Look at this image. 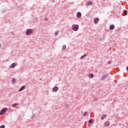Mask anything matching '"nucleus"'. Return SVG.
<instances>
[{"label":"nucleus","instance_id":"nucleus-1","mask_svg":"<svg viewBox=\"0 0 128 128\" xmlns=\"http://www.w3.org/2000/svg\"><path fill=\"white\" fill-rule=\"evenodd\" d=\"M71 28L74 32H78V30L79 26L78 24H72Z\"/></svg>","mask_w":128,"mask_h":128},{"label":"nucleus","instance_id":"nucleus-2","mask_svg":"<svg viewBox=\"0 0 128 128\" xmlns=\"http://www.w3.org/2000/svg\"><path fill=\"white\" fill-rule=\"evenodd\" d=\"M34 30L32 28L27 29L26 32V36H30V34H32V32Z\"/></svg>","mask_w":128,"mask_h":128},{"label":"nucleus","instance_id":"nucleus-3","mask_svg":"<svg viewBox=\"0 0 128 128\" xmlns=\"http://www.w3.org/2000/svg\"><path fill=\"white\" fill-rule=\"evenodd\" d=\"M8 108H4L0 112V116H4Z\"/></svg>","mask_w":128,"mask_h":128},{"label":"nucleus","instance_id":"nucleus-4","mask_svg":"<svg viewBox=\"0 0 128 128\" xmlns=\"http://www.w3.org/2000/svg\"><path fill=\"white\" fill-rule=\"evenodd\" d=\"M108 76V74H105L104 75H102L101 77L100 80H104Z\"/></svg>","mask_w":128,"mask_h":128},{"label":"nucleus","instance_id":"nucleus-5","mask_svg":"<svg viewBox=\"0 0 128 128\" xmlns=\"http://www.w3.org/2000/svg\"><path fill=\"white\" fill-rule=\"evenodd\" d=\"M9 68H16V64L14 63H12L10 66Z\"/></svg>","mask_w":128,"mask_h":128},{"label":"nucleus","instance_id":"nucleus-6","mask_svg":"<svg viewBox=\"0 0 128 128\" xmlns=\"http://www.w3.org/2000/svg\"><path fill=\"white\" fill-rule=\"evenodd\" d=\"M76 18H82V13H80V12H78L76 13Z\"/></svg>","mask_w":128,"mask_h":128},{"label":"nucleus","instance_id":"nucleus-7","mask_svg":"<svg viewBox=\"0 0 128 128\" xmlns=\"http://www.w3.org/2000/svg\"><path fill=\"white\" fill-rule=\"evenodd\" d=\"M88 78H94V76L92 74H88Z\"/></svg>","mask_w":128,"mask_h":128},{"label":"nucleus","instance_id":"nucleus-8","mask_svg":"<svg viewBox=\"0 0 128 128\" xmlns=\"http://www.w3.org/2000/svg\"><path fill=\"white\" fill-rule=\"evenodd\" d=\"M58 87L56 86L52 88V92H58Z\"/></svg>","mask_w":128,"mask_h":128},{"label":"nucleus","instance_id":"nucleus-9","mask_svg":"<svg viewBox=\"0 0 128 128\" xmlns=\"http://www.w3.org/2000/svg\"><path fill=\"white\" fill-rule=\"evenodd\" d=\"M26 90V86H22L19 89L18 92H22Z\"/></svg>","mask_w":128,"mask_h":128},{"label":"nucleus","instance_id":"nucleus-10","mask_svg":"<svg viewBox=\"0 0 128 128\" xmlns=\"http://www.w3.org/2000/svg\"><path fill=\"white\" fill-rule=\"evenodd\" d=\"M62 50H66V44L63 45Z\"/></svg>","mask_w":128,"mask_h":128},{"label":"nucleus","instance_id":"nucleus-11","mask_svg":"<svg viewBox=\"0 0 128 128\" xmlns=\"http://www.w3.org/2000/svg\"><path fill=\"white\" fill-rule=\"evenodd\" d=\"M59 34H60V31L58 30V31L55 32H54L55 36H58Z\"/></svg>","mask_w":128,"mask_h":128},{"label":"nucleus","instance_id":"nucleus-12","mask_svg":"<svg viewBox=\"0 0 128 128\" xmlns=\"http://www.w3.org/2000/svg\"><path fill=\"white\" fill-rule=\"evenodd\" d=\"M98 20H99L98 18H95L94 20V24H98Z\"/></svg>","mask_w":128,"mask_h":128},{"label":"nucleus","instance_id":"nucleus-13","mask_svg":"<svg viewBox=\"0 0 128 128\" xmlns=\"http://www.w3.org/2000/svg\"><path fill=\"white\" fill-rule=\"evenodd\" d=\"M110 126V122L107 121L105 122V126Z\"/></svg>","mask_w":128,"mask_h":128},{"label":"nucleus","instance_id":"nucleus-14","mask_svg":"<svg viewBox=\"0 0 128 128\" xmlns=\"http://www.w3.org/2000/svg\"><path fill=\"white\" fill-rule=\"evenodd\" d=\"M110 30H114V25H111V26H110Z\"/></svg>","mask_w":128,"mask_h":128},{"label":"nucleus","instance_id":"nucleus-15","mask_svg":"<svg viewBox=\"0 0 128 128\" xmlns=\"http://www.w3.org/2000/svg\"><path fill=\"white\" fill-rule=\"evenodd\" d=\"M18 106V103H16V104H14L13 105H12V107L13 108H17V106Z\"/></svg>","mask_w":128,"mask_h":128},{"label":"nucleus","instance_id":"nucleus-16","mask_svg":"<svg viewBox=\"0 0 128 128\" xmlns=\"http://www.w3.org/2000/svg\"><path fill=\"white\" fill-rule=\"evenodd\" d=\"M87 5H88V6H92V2H87Z\"/></svg>","mask_w":128,"mask_h":128},{"label":"nucleus","instance_id":"nucleus-17","mask_svg":"<svg viewBox=\"0 0 128 128\" xmlns=\"http://www.w3.org/2000/svg\"><path fill=\"white\" fill-rule=\"evenodd\" d=\"M16 78H13L12 80V84H16Z\"/></svg>","mask_w":128,"mask_h":128},{"label":"nucleus","instance_id":"nucleus-18","mask_svg":"<svg viewBox=\"0 0 128 128\" xmlns=\"http://www.w3.org/2000/svg\"><path fill=\"white\" fill-rule=\"evenodd\" d=\"M102 120H104V118H106V115L104 114L102 116Z\"/></svg>","mask_w":128,"mask_h":128},{"label":"nucleus","instance_id":"nucleus-19","mask_svg":"<svg viewBox=\"0 0 128 128\" xmlns=\"http://www.w3.org/2000/svg\"><path fill=\"white\" fill-rule=\"evenodd\" d=\"M86 54H84V55H83L81 57H80V60H84V56H86Z\"/></svg>","mask_w":128,"mask_h":128},{"label":"nucleus","instance_id":"nucleus-20","mask_svg":"<svg viewBox=\"0 0 128 128\" xmlns=\"http://www.w3.org/2000/svg\"><path fill=\"white\" fill-rule=\"evenodd\" d=\"M44 20L45 22H48V18L47 17H45V18H44Z\"/></svg>","mask_w":128,"mask_h":128},{"label":"nucleus","instance_id":"nucleus-21","mask_svg":"<svg viewBox=\"0 0 128 128\" xmlns=\"http://www.w3.org/2000/svg\"><path fill=\"white\" fill-rule=\"evenodd\" d=\"M88 112H85L84 114V116H88Z\"/></svg>","mask_w":128,"mask_h":128},{"label":"nucleus","instance_id":"nucleus-22","mask_svg":"<svg viewBox=\"0 0 128 128\" xmlns=\"http://www.w3.org/2000/svg\"><path fill=\"white\" fill-rule=\"evenodd\" d=\"M124 14L125 16H126V14H128V11L124 10Z\"/></svg>","mask_w":128,"mask_h":128},{"label":"nucleus","instance_id":"nucleus-23","mask_svg":"<svg viewBox=\"0 0 128 128\" xmlns=\"http://www.w3.org/2000/svg\"><path fill=\"white\" fill-rule=\"evenodd\" d=\"M88 122L89 124H92V119L90 120Z\"/></svg>","mask_w":128,"mask_h":128},{"label":"nucleus","instance_id":"nucleus-24","mask_svg":"<svg viewBox=\"0 0 128 128\" xmlns=\"http://www.w3.org/2000/svg\"><path fill=\"white\" fill-rule=\"evenodd\" d=\"M6 126L4 125H2L1 126H0V128H5Z\"/></svg>","mask_w":128,"mask_h":128},{"label":"nucleus","instance_id":"nucleus-25","mask_svg":"<svg viewBox=\"0 0 128 128\" xmlns=\"http://www.w3.org/2000/svg\"><path fill=\"white\" fill-rule=\"evenodd\" d=\"M6 12V10H4L2 11V12L3 14H4V12Z\"/></svg>","mask_w":128,"mask_h":128},{"label":"nucleus","instance_id":"nucleus-26","mask_svg":"<svg viewBox=\"0 0 128 128\" xmlns=\"http://www.w3.org/2000/svg\"><path fill=\"white\" fill-rule=\"evenodd\" d=\"M104 40V38H100V40L102 41V40Z\"/></svg>","mask_w":128,"mask_h":128},{"label":"nucleus","instance_id":"nucleus-27","mask_svg":"<svg viewBox=\"0 0 128 128\" xmlns=\"http://www.w3.org/2000/svg\"><path fill=\"white\" fill-rule=\"evenodd\" d=\"M110 64V61L109 60V61L108 62V64Z\"/></svg>","mask_w":128,"mask_h":128},{"label":"nucleus","instance_id":"nucleus-28","mask_svg":"<svg viewBox=\"0 0 128 128\" xmlns=\"http://www.w3.org/2000/svg\"><path fill=\"white\" fill-rule=\"evenodd\" d=\"M11 34L13 36V34H14V32H11Z\"/></svg>","mask_w":128,"mask_h":128},{"label":"nucleus","instance_id":"nucleus-29","mask_svg":"<svg viewBox=\"0 0 128 128\" xmlns=\"http://www.w3.org/2000/svg\"><path fill=\"white\" fill-rule=\"evenodd\" d=\"M1 47H2V45L0 44V48Z\"/></svg>","mask_w":128,"mask_h":128}]
</instances>
